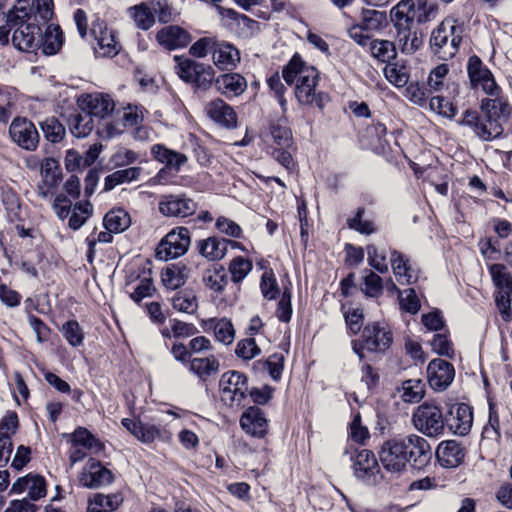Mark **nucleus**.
Here are the masks:
<instances>
[{
    "label": "nucleus",
    "mask_w": 512,
    "mask_h": 512,
    "mask_svg": "<svg viewBox=\"0 0 512 512\" xmlns=\"http://www.w3.org/2000/svg\"><path fill=\"white\" fill-rule=\"evenodd\" d=\"M511 113L506 98H484L480 102V112L467 109L458 123L468 127L479 140L491 142L504 136Z\"/></svg>",
    "instance_id": "f257e3e1"
},
{
    "label": "nucleus",
    "mask_w": 512,
    "mask_h": 512,
    "mask_svg": "<svg viewBox=\"0 0 512 512\" xmlns=\"http://www.w3.org/2000/svg\"><path fill=\"white\" fill-rule=\"evenodd\" d=\"M282 76L287 84L296 81L295 96L300 104L314 103L318 82V72L314 67L306 65L300 56L294 55L284 66Z\"/></svg>",
    "instance_id": "f03ea898"
},
{
    "label": "nucleus",
    "mask_w": 512,
    "mask_h": 512,
    "mask_svg": "<svg viewBox=\"0 0 512 512\" xmlns=\"http://www.w3.org/2000/svg\"><path fill=\"white\" fill-rule=\"evenodd\" d=\"M463 29L456 19L445 18L431 32L430 46L432 52L443 60L453 58L459 50Z\"/></svg>",
    "instance_id": "7ed1b4c3"
},
{
    "label": "nucleus",
    "mask_w": 512,
    "mask_h": 512,
    "mask_svg": "<svg viewBox=\"0 0 512 512\" xmlns=\"http://www.w3.org/2000/svg\"><path fill=\"white\" fill-rule=\"evenodd\" d=\"M392 341V333L388 326L384 323L373 322L364 327L360 340L352 341V349L362 361L365 358L364 350L382 353L391 346Z\"/></svg>",
    "instance_id": "20e7f679"
},
{
    "label": "nucleus",
    "mask_w": 512,
    "mask_h": 512,
    "mask_svg": "<svg viewBox=\"0 0 512 512\" xmlns=\"http://www.w3.org/2000/svg\"><path fill=\"white\" fill-rule=\"evenodd\" d=\"M414 427L428 437H437L444 432L445 421L439 406L432 403L419 405L412 415Z\"/></svg>",
    "instance_id": "39448f33"
},
{
    "label": "nucleus",
    "mask_w": 512,
    "mask_h": 512,
    "mask_svg": "<svg viewBox=\"0 0 512 512\" xmlns=\"http://www.w3.org/2000/svg\"><path fill=\"white\" fill-rule=\"evenodd\" d=\"M405 436H396L383 442L378 452L383 468L391 473H401L407 468Z\"/></svg>",
    "instance_id": "423d86ee"
},
{
    "label": "nucleus",
    "mask_w": 512,
    "mask_h": 512,
    "mask_svg": "<svg viewBox=\"0 0 512 512\" xmlns=\"http://www.w3.org/2000/svg\"><path fill=\"white\" fill-rule=\"evenodd\" d=\"M467 74L472 89L480 88L491 98L502 97L501 88L497 85L494 75L478 56L473 55L469 57Z\"/></svg>",
    "instance_id": "0eeeda50"
},
{
    "label": "nucleus",
    "mask_w": 512,
    "mask_h": 512,
    "mask_svg": "<svg viewBox=\"0 0 512 512\" xmlns=\"http://www.w3.org/2000/svg\"><path fill=\"white\" fill-rule=\"evenodd\" d=\"M221 399L230 406L240 405L248 391L247 378L238 371L225 372L219 381Z\"/></svg>",
    "instance_id": "6e6552de"
},
{
    "label": "nucleus",
    "mask_w": 512,
    "mask_h": 512,
    "mask_svg": "<svg viewBox=\"0 0 512 512\" xmlns=\"http://www.w3.org/2000/svg\"><path fill=\"white\" fill-rule=\"evenodd\" d=\"M190 246V232L186 227H178L169 232L157 247V256L169 260L184 255Z\"/></svg>",
    "instance_id": "1a4fd4ad"
},
{
    "label": "nucleus",
    "mask_w": 512,
    "mask_h": 512,
    "mask_svg": "<svg viewBox=\"0 0 512 512\" xmlns=\"http://www.w3.org/2000/svg\"><path fill=\"white\" fill-rule=\"evenodd\" d=\"M13 29L12 43L20 51L33 52L39 48L41 28L32 20L21 23H7Z\"/></svg>",
    "instance_id": "9d476101"
},
{
    "label": "nucleus",
    "mask_w": 512,
    "mask_h": 512,
    "mask_svg": "<svg viewBox=\"0 0 512 512\" xmlns=\"http://www.w3.org/2000/svg\"><path fill=\"white\" fill-rule=\"evenodd\" d=\"M158 208L166 217L185 218L196 212L197 203L185 194H169L161 196Z\"/></svg>",
    "instance_id": "9b49d317"
},
{
    "label": "nucleus",
    "mask_w": 512,
    "mask_h": 512,
    "mask_svg": "<svg viewBox=\"0 0 512 512\" xmlns=\"http://www.w3.org/2000/svg\"><path fill=\"white\" fill-rule=\"evenodd\" d=\"M406 460L413 468L421 470L425 468L432 459V450L428 441L416 434L405 436Z\"/></svg>",
    "instance_id": "f8f14e48"
},
{
    "label": "nucleus",
    "mask_w": 512,
    "mask_h": 512,
    "mask_svg": "<svg viewBox=\"0 0 512 512\" xmlns=\"http://www.w3.org/2000/svg\"><path fill=\"white\" fill-rule=\"evenodd\" d=\"M455 377L454 366L441 358L433 359L427 366V379L429 386L438 392L445 391Z\"/></svg>",
    "instance_id": "ddd939ff"
},
{
    "label": "nucleus",
    "mask_w": 512,
    "mask_h": 512,
    "mask_svg": "<svg viewBox=\"0 0 512 512\" xmlns=\"http://www.w3.org/2000/svg\"><path fill=\"white\" fill-rule=\"evenodd\" d=\"M12 140L26 150H35L39 134L35 125L26 118H15L9 128Z\"/></svg>",
    "instance_id": "4468645a"
},
{
    "label": "nucleus",
    "mask_w": 512,
    "mask_h": 512,
    "mask_svg": "<svg viewBox=\"0 0 512 512\" xmlns=\"http://www.w3.org/2000/svg\"><path fill=\"white\" fill-rule=\"evenodd\" d=\"M78 105L81 110L91 114L93 119L96 117L101 120L106 119L115 108L113 99L104 94L83 95L78 99Z\"/></svg>",
    "instance_id": "2eb2a0df"
},
{
    "label": "nucleus",
    "mask_w": 512,
    "mask_h": 512,
    "mask_svg": "<svg viewBox=\"0 0 512 512\" xmlns=\"http://www.w3.org/2000/svg\"><path fill=\"white\" fill-rule=\"evenodd\" d=\"M113 481L111 471L101 465L100 462L90 459L79 475V482L87 488H96L110 484Z\"/></svg>",
    "instance_id": "dca6fc26"
},
{
    "label": "nucleus",
    "mask_w": 512,
    "mask_h": 512,
    "mask_svg": "<svg viewBox=\"0 0 512 512\" xmlns=\"http://www.w3.org/2000/svg\"><path fill=\"white\" fill-rule=\"evenodd\" d=\"M91 33L96 40L94 47L96 53L101 56H114L119 52L120 46L115 40V35L109 31L103 22L93 24Z\"/></svg>",
    "instance_id": "f3484780"
},
{
    "label": "nucleus",
    "mask_w": 512,
    "mask_h": 512,
    "mask_svg": "<svg viewBox=\"0 0 512 512\" xmlns=\"http://www.w3.org/2000/svg\"><path fill=\"white\" fill-rule=\"evenodd\" d=\"M157 42L168 50L183 48L191 41L190 34L180 26L168 25L156 33Z\"/></svg>",
    "instance_id": "a211bd4d"
},
{
    "label": "nucleus",
    "mask_w": 512,
    "mask_h": 512,
    "mask_svg": "<svg viewBox=\"0 0 512 512\" xmlns=\"http://www.w3.org/2000/svg\"><path fill=\"white\" fill-rule=\"evenodd\" d=\"M242 429L253 437L263 438L268 431V421L258 407H249L241 416Z\"/></svg>",
    "instance_id": "6ab92c4d"
},
{
    "label": "nucleus",
    "mask_w": 512,
    "mask_h": 512,
    "mask_svg": "<svg viewBox=\"0 0 512 512\" xmlns=\"http://www.w3.org/2000/svg\"><path fill=\"white\" fill-rule=\"evenodd\" d=\"M228 245H231L232 247H239L238 242L214 236L198 241L197 249L207 260L217 261L225 257Z\"/></svg>",
    "instance_id": "aec40b11"
},
{
    "label": "nucleus",
    "mask_w": 512,
    "mask_h": 512,
    "mask_svg": "<svg viewBox=\"0 0 512 512\" xmlns=\"http://www.w3.org/2000/svg\"><path fill=\"white\" fill-rule=\"evenodd\" d=\"M205 111L211 120L223 127L234 128L237 125L236 113L222 99L218 98L207 103Z\"/></svg>",
    "instance_id": "412c9836"
},
{
    "label": "nucleus",
    "mask_w": 512,
    "mask_h": 512,
    "mask_svg": "<svg viewBox=\"0 0 512 512\" xmlns=\"http://www.w3.org/2000/svg\"><path fill=\"white\" fill-rule=\"evenodd\" d=\"M390 262L396 280L401 285H410L417 282L419 273L411 266L405 255L394 250L391 253Z\"/></svg>",
    "instance_id": "4be33fe9"
},
{
    "label": "nucleus",
    "mask_w": 512,
    "mask_h": 512,
    "mask_svg": "<svg viewBox=\"0 0 512 512\" xmlns=\"http://www.w3.org/2000/svg\"><path fill=\"white\" fill-rule=\"evenodd\" d=\"M465 453L459 443L453 440L442 442L436 450V458L440 465L445 468H455L464 459Z\"/></svg>",
    "instance_id": "5701e85b"
},
{
    "label": "nucleus",
    "mask_w": 512,
    "mask_h": 512,
    "mask_svg": "<svg viewBox=\"0 0 512 512\" xmlns=\"http://www.w3.org/2000/svg\"><path fill=\"white\" fill-rule=\"evenodd\" d=\"M449 428L458 435H466L472 426L473 414L470 407L464 403L458 404L450 410L447 418Z\"/></svg>",
    "instance_id": "b1692460"
},
{
    "label": "nucleus",
    "mask_w": 512,
    "mask_h": 512,
    "mask_svg": "<svg viewBox=\"0 0 512 512\" xmlns=\"http://www.w3.org/2000/svg\"><path fill=\"white\" fill-rule=\"evenodd\" d=\"M417 9L414 0H400L390 11L394 27L414 26Z\"/></svg>",
    "instance_id": "393cba45"
},
{
    "label": "nucleus",
    "mask_w": 512,
    "mask_h": 512,
    "mask_svg": "<svg viewBox=\"0 0 512 512\" xmlns=\"http://www.w3.org/2000/svg\"><path fill=\"white\" fill-rule=\"evenodd\" d=\"M151 154L155 160L165 164L169 169L178 172L187 162V156L183 153L171 150L162 144H155L151 147Z\"/></svg>",
    "instance_id": "a878e982"
},
{
    "label": "nucleus",
    "mask_w": 512,
    "mask_h": 512,
    "mask_svg": "<svg viewBox=\"0 0 512 512\" xmlns=\"http://www.w3.org/2000/svg\"><path fill=\"white\" fill-rule=\"evenodd\" d=\"M215 87L223 95L238 96L246 90L247 82L238 73H227L215 79Z\"/></svg>",
    "instance_id": "bb28decb"
},
{
    "label": "nucleus",
    "mask_w": 512,
    "mask_h": 512,
    "mask_svg": "<svg viewBox=\"0 0 512 512\" xmlns=\"http://www.w3.org/2000/svg\"><path fill=\"white\" fill-rule=\"evenodd\" d=\"M240 62V53L233 45L216 43L213 49V63L220 69H232Z\"/></svg>",
    "instance_id": "cd10ccee"
},
{
    "label": "nucleus",
    "mask_w": 512,
    "mask_h": 512,
    "mask_svg": "<svg viewBox=\"0 0 512 512\" xmlns=\"http://www.w3.org/2000/svg\"><path fill=\"white\" fill-rule=\"evenodd\" d=\"M122 425L139 441L149 444L161 435L160 429L156 425L144 424L140 421L124 418Z\"/></svg>",
    "instance_id": "c85d7f7f"
},
{
    "label": "nucleus",
    "mask_w": 512,
    "mask_h": 512,
    "mask_svg": "<svg viewBox=\"0 0 512 512\" xmlns=\"http://www.w3.org/2000/svg\"><path fill=\"white\" fill-rule=\"evenodd\" d=\"M395 29L396 41L403 53L413 54L421 47L423 40L414 26L395 27Z\"/></svg>",
    "instance_id": "c756f323"
},
{
    "label": "nucleus",
    "mask_w": 512,
    "mask_h": 512,
    "mask_svg": "<svg viewBox=\"0 0 512 512\" xmlns=\"http://www.w3.org/2000/svg\"><path fill=\"white\" fill-rule=\"evenodd\" d=\"M353 466L355 475L360 479L373 476L379 470L374 453L367 449L357 452Z\"/></svg>",
    "instance_id": "7c9ffc66"
},
{
    "label": "nucleus",
    "mask_w": 512,
    "mask_h": 512,
    "mask_svg": "<svg viewBox=\"0 0 512 512\" xmlns=\"http://www.w3.org/2000/svg\"><path fill=\"white\" fill-rule=\"evenodd\" d=\"M64 37L60 26L49 25L44 34H41L39 48L44 55H55L63 45Z\"/></svg>",
    "instance_id": "2f4dec72"
},
{
    "label": "nucleus",
    "mask_w": 512,
    "mask_h": 512,
    "mask_svg": "<svg viewBox=\"0 0 512 512\" xmlns=\"http://www.w3.org/2000/svg\"><path fill=\"white\" fill-rule=\"evenodd\" d=\"M142 168L135 166L119 169L107 175L104 179V191H110L116 186L131 183L140 179Z\"/></svg>",
    "instance_id": "473e14b6"
},
{
    "label": "nucleus",
    "mask_w": 512,
    "mask_h": 512,
    "mask_svg": "<svg viewBox=\"0 0 512 512\" xmlns=\"http://www.w3.org/2000/svg\"><path fill=\"white\" fill-rule=\"evenodd\" d=\"M68 125L72 135L77 138L87 137L95 127L94 119L85 110L71 114Z\"/></svg>",
    "instance_id": "72a5a7b5"
},
{
    "label": "nucleus",
    "mask_w": 512,
    "mask_h": 512,
    "mask_svg": "<svg viewBox=\"0 0 512 512\" xmlns=\"http://www.w3.org/2000/svg\"><path fill=\"white\" fill-rule=\"evenodd\" d=\"M123 502L120 494H95L89 499L87 510L88 512H108L117 509Z\"/></svg>",
    "instance_id": "f704fd0d"
},
{
    "label": "nucleus",
    "mask_w": 512,
    "mask_h": 512,
    "mask_svg": "<svg viewBox=\"0 0 512 512\" xmlns=\"http://www.w3.org/2000/svg\"><path fill=\"white\" fill-rule=\"evenodd\" d=\"M189 269L185 265L174 264L163 270L161 279L169 289H177L185 284Z\"/></svg>",
    "instance_id": "c9c22d12"
},
{
    "label": "nucleus",
    "mask_w": 512,
    "mask_h": 512,
    "mask_svg": "<svg viewBox=\"0 0 512 512\" xmlns=\"http://www.w3.org/2000/svg\"><path fill=\"white\" fill-rule=\"evenodd\" d=\"M190 371L199 379L206 381L211 375L219 370V362L214 356L206 358H193L190 361Z\"/></svg>",
    "instance_id": "e433bc0d"
},
{
    "label": "nucleus",
    "mask_w": 512,
    "mask_h": 512,
    "mask_svg": "<svg viewBox=\"0 0 512 512\" xmlns=\"http://www.w3.org/2000/svg\"><path fill=\"white\" fill-rule=\"evenodd\" d=\"M369 48L371 55L383 63L389 64L397 56L395 44L389 40L374 39L370 41Z\"/></svg>",
    "instance_id": "4c0bfd02"
},
{
    "label": "nucleus",
    "mask_w": 512,
    "mask_h": 512,
    "mask_svg": "<svg viewBox=\"0 0 512 512\" xmlns=\"http://www.w3.org/2000/svg\"><path fill=\"white\" fill-rule=\"evenodd\" d=\"M205 286L215 293L223 292L228 283L227 273L223 266H214L207 269L203 277Z\"/></svg>",
    "instance_id": "58836bf2"
},
{
    "label": "nucleus",
    "mask_w": 512,
    "mask_h": 512,
    "mask_svg": "<svg viewBox=\"0 0 512 512\" xmlns=\"http://www.w3.org/2000/svg\"><path fill=\"white\" fill-rule=\"evenodd\" d=\"M209 326L213 328L217 341L224 345H230L235 339V329L232 322L227 318L210 319Z\"/></svg>",
    "instance_id": "ea45409f"
},
{
    "label": "nucleus",
    "mask_w": 512,
    "mask_h": 512,
    "mask_svg": "<svg viewBox=\"0 0 512 512\" xmlns=\"http://www.w3.org/2000/svg\"><path fill=\"white\" fill-rule=\"evenodd\" d=\"M131 220L128 213L122 209L108 212L104 217L105 229L110 232L120 233L130 226Z\"/></svg>",
    "instance_id": "a19ab883"
},
{
    "label": "nucleus",
    "mask_w": 512,
    "mask_h": 512,
    "mask_svg": "<svg viewBox=\"0 0 512 512\" xmlns=\"http://www.w3.org/2000/svg\"><path fill=\"white\" fill-rule=\"evenodd\" d=\"M73 446H79L88 450L100 451L103 444L86 428L79 427L71 435Z\"/></svg>",
    "instance_id": "79ce46f5"
},
{
    "label": "nucleus",
    "mask_w": 512,
    "mask_h": 512,
    "mask_svg": "<svg viewBox=\"0 0 512 512\" xmlns=\"http://www.w3.org/2000/svg\"><path fill=\"white\" fill-rule=\"evenodd\" d=\"M129 14L133 18L135 25L142 30L150 29L155 23L154 13L145 3L130 7Z\"/></svg>",
    "instance_id": "37998d69"
},
{
    "label": "nucleus",
    "mask_w": 512,
    "mask_h": 512,
    "mask_svg": "<svg viewBox=\"0 0 512 512\" xmlns=\"http://www.w3.org/2000/svg\"><path fill=\"white\" fill-rule=\"evenodd\" d=\"M172 306L179 312L193 314L198 309L197 297L192 291H180L172 297Z\"/></svg>",
    "instance_id": "c03bdc74"
},
{
    "label": "nucleus",
    "mask_w": 512,
    "mask_h": 512,
    "mask_svg": "<svg viewBox=\"0 0 512 512\" xmlns=\"http://www.w3.org/2000/svg\"><path fill=\"white\" fill-rule=\"evenodd\" d=\"M40 174L42 181L49 186L57 187L61 181L62 171L58 161L53 158H45L41 163Z\"/></svg>",
    "instance_id": "a18cd8bd"
},
{
    "label": "nucleus",
    "mask_w": 512,
    "mask_h": 512,
    "mask_svg": "<svg viewBox=\"0 0 512 512\" xmlns=\"http://www.w3.org/2000/svg\"><path fill=\"white\" fill-rule=\"evenodd\" d=\"M92 214V205L89 202H77L69 215L68 226L78 230Z\"/></svg>",
    "instance_id": "49530a36"
},
{
    "label": "nucleus",
    "mask_w": 512,
    "mask_h": 512,
    "mask_svg": "<svg viewBox=\"0 0 512 512\" xmlns=\"http://www.w3.org/2000/svg\"><path fill=\"white\" fill-rule=\"evenodd\" d=\"M384 21L385 14L383 12L374 9H363L360 21L357 24L366 32H373L381 29Z\"/></svg>",
    "instance_id": "de8ad7c7"
},
{
    "label": "nucleus",
    "mask_w": 512,
    "mask_h": 512,
    "mask_svg": "<svg viewBox=\"0 0 512 512\" xmlns=\"http://www.w3.org/2000/svg\"><path fill=\"white\" fill-rule=\"evenodd\" d=\"M191 84L199 89H207L214 81V69L207 64L197 62Z\"/></svg>",
    "instance_id": "09e8293b"
},
{
    "label": "nucleus",
    "mask_w": 512,
    "mask_h": 512,
    "mask_svg": "<svg viewBox=\"0 0 512 512\" xmlns=\"http://www.w3.org/2000/svg\"><path fill=\"white\" fill-rule=\"evenodd\" d=\"M33 8L30 0H17L16 4L7 12V23H21L32 20Z\"/></svg>",
    "instance_id": "8fccbe9b"
},
{
    "label": "nucleus",
    "mask_w": 512,
    "mask_h": 512,
    "mask_svg": "<svg viewBox=\"0 0 512 512\" xmlns=\"http://www.w3.org/2000/svg\"><path fill=\"white\" fill-rule=\"evenodd\" d=\"M386 79L396 87H404L409 81V73L404 65L389 63L384 68Z\"/></svg>",
    "instance_id": "3c124183"
},
{
    "label": "nucleus",
    "mask_w": 512,
    "mask_h": 512,
    "mask_svg": "<svg viewBox=\"0 0 512 512\" xmlns=\"http://www.w3.org/2000/svg\"><path fill=\"white\" fill-rule=\"evenodd\" d=\"M252 262L242 256L235 257L229 264V272L231 274V280L234 283L241 282L252 270Z\"/></svg>",
    "instance_id": "603ef678"
},
{
    "label": "nucleus",
    "mask_w": 512,
    "mask_h": 512,
    "mask_svg": "<svg viewBox=\"0 0 512 512\" xmlns=\"http://www.w3.org/2000/svg\"><path fill=\"white\" fill-rule=\"evenodd\" d=\"M402 398L405 402L417 403L424 395V384L419 379H410L402 384Z\"/></svg>",
    "instance_id": "864d4df0"
},
{
    "label": "nucleus",
    "mask_w": 512,
    "mask_h": 512,
    "mask_svg": "<svg viewBox=\"0 0 512 512\" xmlns=\"http://www.w3.org/2000/svg\"><path fill=\"white\" fill-rule=\"evenodd\" d=\"M41 128L46 139L53 143L60 142L65 135L64 126L54 117L45 119Z\"/></svg>",
    "instance_id": "5fc2aeb1"
},
{
    "label": "nucleus",
    "mask_w": 512,
    "mask_h": 512,
    "mask_svg": "<svg viewBox=\"0 0 512 512\" xmlns=\"http://www.w3.org/2000/svg\"><path fill=\"white\" fill-rule=\"evenodd\" d=\"M364 272L363 292L368 297L378 298L383 293L382 278L372 271L365 270Z\"/></svg>",
    "instance_id": "6e6d98bb"
},
{
    "label": "nucleus",
    "mask_w": 512,
    "mask_h": 512,
    "mask_svg": "<svg viewBox=\"0 0 512 512\" xmlns=\"http://www.w3.org/2000/svg\"><path fill=\"white\" fill-rule=\"evenodd\" d=\"M366 250L368 263L379 273H386L388 271L386 251L375 245H368Z\"/></svg>",
    "instance_id": "4d7b16f0"
},
{
    "label": "nucleus",
    "mask_w": 512,
    "mask_h": 512,
    "mask_svg": "<svg viewBox=\"0 0 512 512\" xmlns=\"http://www.w3.org/2000/svg\"><path fill=\"white\" fill-rule=\"evenodd\" d=\"M174 60L176 62L175 65V73L186 83L191 84L193 79L194 69L197 61L192 60L190 58L184 56H175Z\"/></svg>",
    "instance_id": "13d9d810"
},
{
    "label": "nucleus",
    "mask_w": 512,
    "mask_h": 512,
    "mask_svg": "<svg viewBox=\"0 0 512 512\" xmlns=\"http://www.w3.org/2000/svg\"><path fill=\"white\" fill-rule=\"evenodd\" d=\"M489 270L492 280L497 287L512 291V277L503 264H493Z\"/></svg>",
    "instance_id": "bf43d9fd"
},
{
    "label": "nucleus",
    "mask_w": 512,
    "mask_h": 512,
    "mask_svg": "<svg viewBox=\"0 0 512 512\" xmlns=\"http://www.w3.org/2000/svg\"><path fill=\"white\" fill-rule=\"evenodd\" d=\"M448 72L449 68L446 64H440L430 72L427 80L428 91L430 94L442 89Z\"/></svg>",
    "instance_id": "052dcab7"
},
{
    "label": "nucleus",
    "mask_w": 512,
    "mask_h": 512,
    "mask_svg": "<svg viewBox=\"0 0 512 512\" xmlns=\"http://www.w3.org/2000/svg\"><path fill=\"white\" fill-rule=\"evenodd\" d=\"M429 106L432 111L447 118H453L457 114L456 106L442 96L432 97Z\"/></svg>",
    "instance_id": "680f3d73"
},
{
    "label": "nucleus",
    "mask_w": 512,
    "mask_h": 512,
    "mask_svg": "<svg viewBox=\"0 0 512 512\" xmlns=\"http://www.w3.org/2000/svg\"><path fill=\"white\" fill-rule=\"evenodd\" d=\"M432 350L448 358H453L455 355L452 342L447 338L445 334H435L431 340Z\"/></svg>",
    "instance_id": "e2e57ef3"
},
{
    "label": "nucleus",
    "mask_w": 512,
    "mask_h": 512,
    "mask_svg": "<svg viewBox=\"0 0 512 512\" xmlns=\"http://www.w3.org/2000/svg\"><path fill=\"white\" fill-rule=\"evenodd\" d=\"M227 17L236 22L239 27H242L245 35H252L259 30L258 22L244 14H239L238 12L230 9L227 11Z\"/></svg>",
    "instance_id": "0e129e2a"
},
{
    "label": "nucleus",
    "mask_w": 512,
    "mask_h": 512,
    "mask_svg": "<svg viewBox=\"0 0 512 512\" xmlns=\"http://www.w3.org/2000/svg\"><path fill=\"white\" fill-rule=\"evenodd\" d=\"M260 288L266 299H275L279 293L277 281L272 270L265 271L261 277Z\"/></svg>",
    "instance_id": "69168bd1"
},
{
    "label": "nucleus",
    "mask_w": 512,
    "mask_h": 512,
    "mask_svg": "<svg viewBox=\"0 0 512 512\" xmlns=\"http://www.w3.org/2000/svg\"><path fill=\"white\" fill-rule=\"evenodd\" d=\"M399 303L403 310L411 314L417 313L420 309V301L412 288L400 292Z\"/></svg>",
    "instance_id": "338daca9"
},
{
    "label": "nucleus",
    "mask_w": 512,
    "mask_h": 512,
    "mask_svg": "<svg viewBox=\"0 0 512 512\" xmlns=\"http://www.w3.org/2000/svg\"><path fill=\"white\" fill-rule=\"evenodd\" d=\"M429 91L424 86H421L419 83H411L408 85L405 91L406 97L419 106H424L429 97Z\"/></svg>",
    "instance_id": "774afa93"
}]
</instances>
